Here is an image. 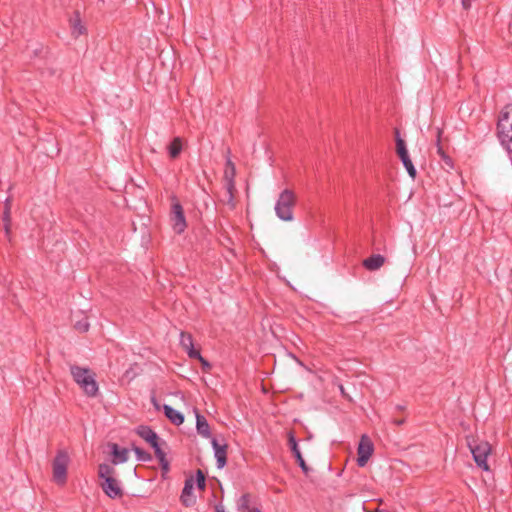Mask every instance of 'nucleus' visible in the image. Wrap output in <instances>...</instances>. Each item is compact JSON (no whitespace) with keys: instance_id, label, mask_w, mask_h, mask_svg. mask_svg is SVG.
Returning <instances> with one entry per match:
<instances>
[{"instance_id":"f257e3e1","label":"nucleus","mask_w":512,"mask_h":512,"mask_svg":"<svg viewBox=\"0 0 512 512\" xmlns=\"http://www.w3.org/2000/svg\"><path fill=\"white\" fill-rule=\"evenodd\" d=\"M70 372L74 381L88 397H95L97 395L99 387L94 373H92L88 368L77 365H72L70 367Z\"/></svg>"},{"instance_id":"f03ea898","label":"nucleus","mask_w":512,"mask_h":512,"mask_svg":"<svg viewBox=\"0 0 512 512\" xmlns=\"http://www.w3.org/2000/svg\"><path fill=\"white\" fill-rule=\"evenodd\" d=\"M498 137L501 144L512 152V103L501 111L497 124Z\"/></svg>"},{"instance_id":"7ed1b4c3","label":"nucleus","mask_w":512,"mask_h":512,"mask_svg":"<svg viewBox=\"0 0 512 512\" xmlns=\"http://www.w3.org/2000/svg\"><path fill=\"white\" fill-rule=\"evenodd\" d=\"M98 474L104 482L101 484L103 491L110 498L121 497L123 492L119 482L114 478L115 469L108 464H100Z\"/></svg>"},{"instance_id":"20e7f679","label":"nucleus","mask_w":512,"mask_h":512,"mask_svg":"<svg viewBox=\"0 0 512 512\" xmlns=\"http://www.w3.org/2000/svg\"><path fill=\"white\" fill-rule=\"evenodd\" d=\"M296 203V195L293 191L285 189L279 195L275 204V213L277 217L283 221L293 220V207Z\"/></svg>"},{"instance_id":"39448f33","label":"nucleus","mask_w":512,"mask_h":512,"mask_svg":"<svg viewBox=\"0 0 512 512\" xmlns=\"http://www.w3.org/2000/svg\"><path fill=\"white\" fill-rule=\"evenodd\" d=\"M468 446L473 455L474 461L477 466L484 471H489L490 467L487 458L491 453V446L487 441H477L475 439H468Z\"/></svg>"},{"instance_id":"423d86ee","label":"nucleus","mask_w":512,"mask_h":512,"mask_svg":"<svg viewBox=\"0 0 512 512\" xmlns=\"http://www.w3.org/2000/svg\"><path fill=\"white\" fill-rule=\"evenodd\" d=\"M70 463V457L64 450H59L53 460V480L58 485H64L67 479V468Z\"/></svg>"},{"instance_id":"0eeeda50","label":"nucleus","mask_w":512,"mask_h":512,"mask_svg":"<svg viewBox=\"0 0 512 512\" xmlns=\"http://www.w3.org/2000/svg\"><path fill=\"white\" fill-rule=\"evenodd\" d=\"M170 224L173 231L177 234L183 233L187 227L183 208L176 198H172Z\"/></svg>"},{"instance_id":"6e6552de","label":"nucleus","mask_w":512,"mask_h":512,"mask_svg":"<svg viewBox=\"0 0 512 512\" xmlns=\"http://www.w3.org/2000/svg\"><path fill=\"white\" fill-rule=\"evenodd\" d=\"M373 443L367 435H362L358 445L357 463L360 467H364L373 453Z\"/></svg>"},{"instance_id":"1a4fd4ad","label":"nucleus","mask_w":512,"mask_h":512,"mask_svg":"<svg viewBox=\"0 0 512 512\" xmlns=\"http://www.w3.org/2000/svg\"><path fill=\"white\" fill-rule=\"evenodd\" d=\"M136 433L144 439L147 443H149L154 451H157V448H161L159 445V437L158 435L148 426L141 425L136 429Z\"/></svg>"},{"instance_id":"9d476101","label":"nucleus","mask_w":512,"mask_h":512,"mask_svg":"<svg viewBox=\"0 0 512 512\" xmlns=\"http://www.w3.org/2000/svg\"><path fill=\"white\" fill-rule=\"evenodd\" d=\"M193 488H194V479L193 478L186 479L180 499H181L182 504L187 507L192 506L196 501V497L193 495Z\"/></svg>"},{"instance_id":"9b49d317","label":"nucleus","mask_w":512,"mask_h":512,"mask_svg":"<svg viewBox=\"0 0 512 512\" xmlns=\"http://www.w3.org/2000/svg\"><path fill=\"white\" fill-rule=\"evenodd\" d=\"M211 444L213 446L215 458L217 460V467L223 468L226 465L227 446L219 444L215 438L212 439Z\"/></svg>"},{"instance_id":"f8f14e48","label":"nucleus","mask_w":512,"mask_h":512,"mask_svg":"<svg viewBox=\"0 0 512 512\" xmlns=\"http://www.w3.org/2000/svg\"><path fill=\"white\" fill-rule=\"evenodd\" d=\"M235 175H236L235 165L230 159H228L226 162L225 170H224V181H225V187L229 190L234 189Z\"/></svg>"},{"instance_id":"ddd939ff","label":"nucleus","mask_w":512,"mask_h":512,"mask_svg":"<svg viewBox=\"0 0 512 512\" xmlns=\"http://www.w3.org/2000/svg\"><path fill=\"white\" fill-rule=\"evenodd\" d=\"M289 445H290V448L299 464V466L301 467V469L303 470L304 473H308V467L302 457V454L299 450V447H298V444H297V441L294 437V435L292 433L289 434Z\"/></svg>"},{"instance_id":"4468645a","label":"nucleus","mask_w":512,"mask_h":512,"mask_svg":"<svg viewBox=\"0 0 512 512\" xmlns=\"http://www.w3.org/2000/svg\"><path fill=\"white\" fill-rule=\"evenodd\" d=\"M180 344L190 358L199 356V351L195 350L193 347V339L191 334L182 332L180 334Z\"/></svg>"},{"instance_id":"2eb2a0df","label":"nucleus","mask_w":512,"mask_h":512,"mask_svg":"<svg viewBox=\"0 0 512 512\" xmlns=\"http://www.w3.org/2000/svg\"><path fill=\"white\" fill-rule=\"evenodd\" d=\"M111 453L113 456V463H124L128 460L129 451L126 448H120L117 444H110Z\"/></svg>"},{"instance_id":"dca6fc26","label":"nucleus","mask_w":512,"mask_h":512,"mask_svg":"<svg viewBox=\"0 0 512 512\" xmlns=\"http://www.w3.org/2000/svg\"><path fill=\"white\" fill-rule=\"evenodd\" d=\"M385 263V258L380 254H375L363 261V266L370 271L378 270Z\"/></svg>"},{"instance_id":"f3484780","label":"nucleus","mask_w":512,"mask_h":512,"mask_svg":"<svg viewBox=\"0 0 512 512\" xmlns=\"http://www.w3.org/2000/svg\"><path fill=\"white\" fill-rule=\"evenodd\" d=\"M163 412L165 416L174 424L181 425L184 422V416L179 411L173 409L169 405H163Z\"/></svg>"},{"instance_id":"a211bd4d","label":"nucleus","mask_w":512,"mask_h":512,"mask_svg":"<svg viewBox=\"0 0 512 512\" xmlns=\"http://www.w3.org/2000/svg\"><path fill=\"white\" fill-rule=\"evenodd\" d=\"M70 28L71 33L74 37H79L86 33V28L82 24L79 13H75V15L70 19Z\"/></svg>"},{"instance_id":"6ab92c4d","label":"nucleus","mask_w":512,"mask_h":512,"mask_svg":"<svg viewBox=\"0 0 512 512\" xmlns=\"http://www.w3.org/2000/svg\"><path fill=\"white\" fill-rule=\"evenodd\" d=\"M196 429H197V432L205 438H209L211 436L210 427H209L207 420L205 419L204 416L200 415L197 411H196Z\"/></svg>"},{"instance_id":"aec40b11","label":"nucleus","mask_w":512,"mask_h":512,"mask_svg":"<svg viewBox=\"0 0 512 512\" xmlns=\"http://www.w3.org/2000/svg\"><path fill=\"white\" fill-rule=\"evenodd\" d=\"M4 229L7 236L10 233V222H11V203L10 199L6 200L5 209L3 212Z\"/></svg>"},{"instance_id":"412c9836","label":"nucleus","mask_w":512,"mask_h":512,"mask_svg":"<svg viewBox=\"0 0 512 512\" xmlns=\"http://www.w3.org/2000/svg\"><path fill=\"white\" fill-rule=\"evenodd\" d=\"M182 150V141L179 137L174 138L168 146V152L171 158H177Z\"/></svg>"},{"instance_id":"4be33fe9","label":"nucleus","mask_w":512,"mask_h":512,"mask_svg":"<svg viewBox=\"0 0 512 512\" xmlns=\"http://www.w3.org/2000/svg\"><path fill=\"white\" fill-rule=\"evenodd\" d=\"M440 135H441V131L438 130L437 131V153L439 154V156L441 157V159L445 162V164L449 167V168H452L453 167V164H452V160L451 158L446 155V153L444 152L443 148L441 147L440 145Z\"/></svg>"},{"instance_id":"5701e85b","label":"nucleus","mask_w":512,"mask_h":512,"mask_svg":"<svg viewBox=\"0 0 512 512\" xmlns=\"http://www.w3.org/2000/svg\"><path fill=\"white\" fill-rule=\"evenodd\" d=\"M400 159H401L404 167L406 168L409 176L414 179L416 177L417 172H416V169H415L409 155L400 157Z\"/></svg>"},{"instance_id":"b1692460","label":"nucleus","mask_w":512,"mask_h":512,"mask_svg":"<svg viewBox=\"0 0 512 512\" xmlns=\"http://www.w3.org/2000/svg\"><path fill=\"white\" fill-rule=\"evenodd\" d=\"M396 134H397V137H396V152H397V154H398V156L400 158V157L408 155V151H407V148H406L405 141L398 136V132H396Z\"/></svg>"},{"instance_id":"393cba45","label":"nucleus","mask_w":512,"mask_h":512,"mask_svg":"<svg viewBox=\"0 0 512 512\" xmlns=\"http://www.w3.org/2000/svg\"><path fill=\"white\" fill-rule=\"evenodd\" d=\"M156 457L158 458L162 469L167 472L169 470V462L166 459V455L161 448H157L155 452Z\"/></svg>"},{"instance_id":"a878e982","label":"nucleus","mask_w":512,"mask_h":512,"mask_svg":"<svg viewBox=\"0 0 512 512\" xmlns=\"http://www.w3.org/2000/svg\"><path fill=\"white\" fill-rule=\"evenodd\" d=\"M236 188L234 187V189H227L226 188V198H225V203L231 208L233 209L235 207V201H234V192H235Z\"/></svg>"},{"instance_id":"bb28decb","label":"nucleus","mask_w":512,"mask_h":512,"mask_svg":"<svg viewBox=\"0 0 512 512\" xmlns=\"http://www.w3.org/2000/svg\"><path fill=\"white\" fill-rule=\"evenodd\" d=\"M74 326L79 332H86L89 329V323L85 317L82 320L76 321Z\"/></svg>"},{"instance_id":"cd10ccee","label":"nucleus","mask_w":512,"mask_h":512,"mask_svg":"<svg viewBox=\"0 0 512 512\" xmlns=\"http://www.w3.org/2000/svg\"><path fill=\"white\" fill-rule=\"evenodd\" d=\"M196 482H197V486L200 490H204L205 488V476L204 474L202 473L201 470H198L197 471V479H196Z\"/></svg>"},{"instance_id":"c85d7f7f","label":"nucleus","mask_w":512,"mask_h":512,"mask_svg":"<svg viewBox=\"0 0 512 512\" xmlns=\"http://www.w3.org/2000/svg\"><path fill=\"white\" fill-rule=\"evenodd\" d=\"M248 504H249V497H248V495H243V496L240 498V501H239V507H240V508L248 509Z\"/></svg>"},{"instance_id":"c756f323","label":"nucleus","mask_w":512,"mask_h":512,"mask_svg":"<svg viewBox=\"0 0 512 512\" xmlns=\"http://www.w3.org/2000/svg\"><path fill=\"white\" fill-rule=\"evenodd\" d=\"M195 358L201 362L204 369L210 368L209 362L207 360H205L200 354H199V356H196Z\"/></svg>"},{"instance_id":"7c9ffc66","label":"nucleus","mask_w":512,"mask_h":512,"mask_svg":"<svg viewBox=\"0 0 512 512\" xmlns=\"http://www.w3.org/2000/svg\"><path fill=\"white\" fill-rule=\"evenodd\" d=\"M134 452L136 453V455L138 456L139 459H141V460L146 459L145 453L140 448L135 447Z\"/></svg>"},{"instance_id":"2f4dec72","label":"nucleus","mask_w":512,"mask_h":512,"mask_svg":"<svg viewBox=\"0 0 512 512\" xmlns=\"http://www.w3.org/2000/svg\"><path fill=\"white\" fill-rule=\"evenodd\" d=\"M472 0H462V6L464 9H469L471 6Z\"/></svg>"},{"instance_id":"473e14b6","label":"nucleus","mask_w":512,"mask_h":512,"mask_svg":"<svg viewBox=\"0 0 512 512\" xmlns=\"http://www.w3.org/2000/svg\"><path fill=\"white\" fill-rule=\"evenodd\" d=\"M152 403H153L154 407H155L157 410H159V409H160V405H159V403L156 401V399H155V398H152Z\"/></svg>"},{"instance_id":"72a5a7b5","label":"nucleus","mask_w":512,"mask_h":512,"mask_svg":"<svg viewBox=\"0 0 512 512\" xmlns=\"http://www.w3.org/2000/svg\"><path fill=\"white\" fill-rule=\"evenodd\" d=\"M340 388V391H341V394L345 397H347L346 393H345V390H344V387L342 385L339 386Z\"/></svg>"},{"instance_id":"f704fd0d","label":"nucleus","mask_w":512,"mask_h":512,"mask_svg":"<svg viewBox=\"0 0 512 512\" xmlns=\"http://www.w3.org/2000/svg\"><path fill=\"white\" fill-rule=\"evenodd\" d=\"M396 423H397L398 425H401V424L403 423V421H402V420H398Z\"/></svg>"},{"instance_id":"c9c22d12","label":"nucleus","mask_w":512,"mask_h":512,"mask_svg":"<svg viewBox=\"0 0 512 512\" xmlns=\"http://www.w3.org/2000/svg\"><path fill=\"white\" fill-rule=\"evenodd\" d=\"M251 512H261L258 509H252Z\"/></svg>"},{"instance_id":"e433bc0d","label":"nucleus","mask_w":512,"mask_h":512,"mask_svg":"<svg viewBox=\"0 0 512 512\" xmlns=\"http://www.w3.org/2000/svg\"><path fill=\"white\" fill-rule=\"evenodd\" d=\"M217 512H224V511L220 508H217Z\"/></svg>"},{"instance_id":"4c0bfd02","label":"nucleus","mask_w":512,"mask_h":512,"mask_svg":"<svg viewBox=\"0 0 512 512\" xmlns=\"http://www.w3.org/2000/svg\"><path fill=\"white\" fill-rule=\"evenodd\" d=\"M375 512H383V511H380V510H376Z\"/></svg>"}]
</instances>
